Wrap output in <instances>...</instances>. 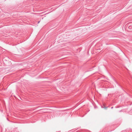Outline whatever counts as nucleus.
<instances>
[{"mask_svg":"<svg viewBox=\"0 0 132 132\" xmlns=\"http://www.w3.org/2000/svg\"><path fill=\"white\" fill-rule=\"evenodd\" d=\"M130 26H129V28H130Z\"/></svg>","mask_w":132,"mask_h":132,"instance_id":"f03ea898","label":"nucleus"},{"mask_svg":"<svg viewBox=\"0 0 132 132\" xmlns=\"http://www.w3.org/2000/svg\"><path fill=\"white\" fill-rule=\"evenodd\" d=\"M101 107L102 108H104L105 109H106L108 107V106H105L104 105L103 106H102Z\"/></svg>","mask_w":132,"mask_h":132,"instance_id":"f257e3e1","label":"nucleus"},{"mask_svg":"<svg viewBox=\"0 0 132 132\" xmlns=\"http://www.w3.org/2000/svg\"><path fill=\"white\" fill-rule=\"evenodd\" d=\"M39 21L38 22V23H39Z\"/></svg>","mask_w":132,"mask_h":132,"instance_id":"20e7f679","label":"nucleus"},{"mask_svg":"<svg viewBox=\"0 0 132 132\" xmlns=\"http://www.w3.org/2000/svg\"><path fill=\"white\" fill-rule=\"evenodd\" d=\"M113 107H112L111 108V109H113Z\"/></svg>","mask_w":132,"mask_h":132,"instance_id":"7ed1b4c3","label":"nucleus"}]
</instances>
